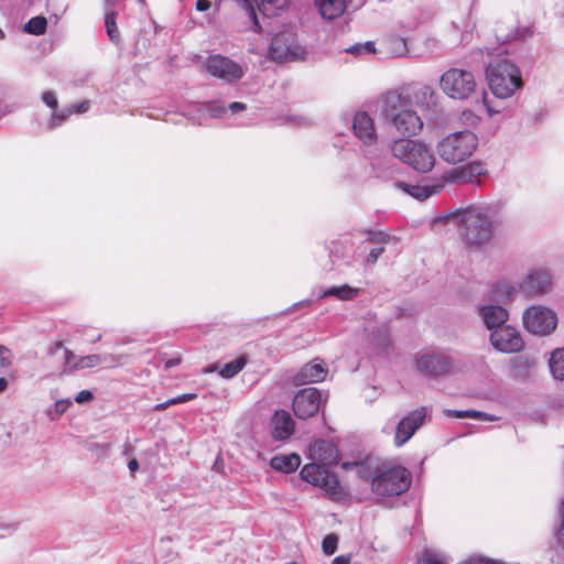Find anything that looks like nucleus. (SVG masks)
I'll list each match as a JSON object with an SVG mask.
<instances>
[{
    "mask_svg": "<svg viewBox=\"0 0 564 564\" xmlns=\"http://www.w3.org/2000/svg\"><path fill=\"white\" fill-rule=\"evenodd\" d=\"M444 224L457 229L460 240L469 247H481L490 241L495 226L488 210L469 206L463 210L438 216L434 225Z\"/></svg>",
    "mask_w": 564,
    "mask_h": 564,
    "instance_id": "f257e3e1",
    "label": "nucleus"
},
{
    "mask_svg": "<svg viewBox=\"0 0 564 564\" xmlns=\"http://www.w3.org/2000/svg\"><path fill=\"white\" fill-rule=\"evenodd\" d=\"M382 111L393 127L404 135H415L423 128V121L412 109L409 97L398 91H389L382 98Z\"/></svg>",
    "mask_w": 564,
    "mask_h": 564,
    "instance_id": "f03ea898",
    "label": "nucleus"
},
{
    "mask_svg": "<svg viewBox=\"0 0 564 564\" xmlns=\"http://www.w3.org/2000/svg\"><path fill=\"white\" fill-rule=\"evenodd\" d=\"M488 86L498 98H509L523 86L520 69L507 59H497L486 69Z\"/></svg>",
    "mask_w": 564,
    "mask_h": 564,
    "instance_id": "7ed1b4c3",
    "label": "nucleus"
},
{
    "mask_svg": "<svg viewBox=\"0 0 564 564\" xmlns=\"http://www.w3.org/2000/svg\"><path fill=\"white\" fill-rule=\"evenodd\" d=\"M411 482V473L405 467L383 465L372 479L371 491L380 499L400 496L410 488Z\"/></svg>",
    "mask_w": 564,
    "mask_h": 564,
    "instance_id": "20e7f679",
    "label": "nucleus"
},
{
    "mask_svg": "<svg viewBox=\"0 0 564 564\" xmlns=\"http://www.w3.org/2000/svg\"><path fill=\"white\" fill-rule=\"evenodd\" d=\"M392 155L415 171L430 172L435 163L431 150L423 143L411 139L395 140L391 145Z\"/></svg>",
    "mask_w": 564,
    "mask_h": 564,
    "instance_id": "39448f33",
    "label": "nucleus"
},
{
    "mask_svg": "<svg viewBox=\"0 0 564 564\" xmlns=\"http://www.w3.org/2000/svg\"><path fill=\"white\" fill-rule=\"evenodd\" d=\"M477 144V135L465 130L445 137L438 143L437 151L444 161L456 164L468 159L475 152Z\"/></svg>",
    "mask_w": 564,
    "mask_h": 564,
    "instance_id": "423d86ee",
    "label": "nucleus"
},
{
    "mask_svg": "<svg viewBox=\"0 0 564 564\" xmlns=\"http://www.w3.org/2000/svg\"><path fill=\"white\" fill-rule=\"evenodd\" d=\"M301 478L314 487L321 488L325 495L333 501L346 499V492L339 484L335 474L329 473L324 465L310 463L300 471Z\"/></svg>",
    "mask_w": 564,
    "mask_h": 564,
    "instance_id": "0eeeda50",
    "label": "nucleus"
},
{
    "mask_svg": "<svg viewBox=\"0 0 564 564\" xmlns=\"http://www.w3.org/2000/svg\"><path fill=\"white\" fill-rule=\"evenodd\" d=\"M440 86L448 97L464 100L475 93L477 84L471 72L451 68L441 76Z\"/></svg>",
    "mask_w": 564,
    "mask_h": 564,
    "instance_id": "6e6552de",
    "label": "nucleus"
},
{
    "mask_svg": "<svg viewBox=\"0 0 564 564\" xmlns=\"http://www.w3.org/2000/svg\"><path fill=\"white\" fill-rule=\"evenodd\" d=\"M416 367L426 377H437L458 371L462 364L455 356L444 352H425L416 358Z\"/></svg>",
    "mask_w": 564,
    "mask_h": 564,
    "instance_id": "1a4fd4ad",
    "label": "nucleus"
},
{
    "mask_svg": "<svg viewBox=\"0 0 564 564\" xmlns=\"http://www.w3.org/2000/svg\"><path fill=\"white\" fill-rule=\"evenodd\" d=\"M523 325L532 334L547 335L557 325L556 314L544 306H531L523 313Z\"/></svg>",
    "mask_w": 564,
    "mask_h": 564,
    "instance_id": "9d476101",
    "label": "nucleus"
},
{
    "mask_svg": "<svg viewBox=\"0 0 564 564\" xmlns=\"http://www.w3.org/2000/svg\"><path fill=\"white\" fill-rule=\"evenodd\" d=\"M327 400V394H324L316 388H305L300 390L293 399V411L294 414L305 420L315 415L322 403Z\"/></svg>",
    "mask_w": 564,
    "mask_h": 564,
    "instance_id": "9b49d317",
    "label": "nucleus"
},
{
    "mask_svg": "<svg viewBox=\"0 0 564 564\" xmlns=\"http://www.w3.org/2000/svg\"><path fill=\"white\" fill-rule=\"evenodd\" d=\"M427 409L421 406L402 417L394 429L393 443L397 447L403 446L415 432L424 424L427 416Z\"/></svg>",
    "mask_w": 564,
    "mask_h": 564,
    "instance_id": "f8f14e48",
    "label": "nucleus"
},
{
    "mask_svg": "<svg viewBox=\"0 0 564 564\" xmlns=\"http://www.w3.org/2000/svg\"><path fill=\"white\" fill-rule=\"evenodd\" d=\"M206 70L225 82H235L243 76L242 67L223 55L209 56L205 63Z\"/></svg>",
    "mask_w": 564,
    "mask_h": 564,
    "instance_id": "ddd939ff",
    "label": "nucleus"
},
{
    "mask_svg": "<svg viewBox=\"0 0 564 564\" xmlns=\"http://www.w3.org/2000/svg\"><path fill=\"white\" fill-rule=\"evenodd\" d=\"M59 350H63L64 354V372L66 373L100 367L99 354L77 356L72 350L65 348L62 343H55L50 348L51 354H56Z\"/></svg>",
    "mask_w": 564,
    "mask_h": 564,
    "instance_id": "4468645a",
    "label": "nucleus"
},
{
    "mask_svg": "<svg viewBox=\"0 0 564 564\" xmlns=\"http://www.w3.org/2000/svg\"><path fill=\"white\" fill-rule=\"evenodd\" d=\"M490 343L495 349L505 354L518 352L524 346L520 333L510 325L494 330L490 335Z\"/></svg>",
    "mask_w": 564,
    "mask_h": 564,
    "instance_id": "2eb2a0df",
    "label": "nucleus"
},
{
    "mask_svg": "<svg viewBox=\"0 0 564 564\" xmlns=\"http://www.w3.org/2000/svg\"><path fill=\"white\" fill-rule=\"evenodd\" d=\"M352 129L355 135L364 144L371 145L377 141L376 129L372 118L365 111H359L354 117Z\"/></svg>",
    "mask_w": 564,
    "mask_h": 564,
    "instance_id": "dca6fc26",
    "label": "nucleus"
},
{
    "mask_svg": "<svg viewBox=\"0 0 564 564\" xmlns=\"http://www.w3.org/2000/svg\"><path fill=\"white\" fill-rule=\"evenodd\" d=\"M484 324L491 333L502 326H507L509 314L506 308L498 304H486L478 308Z\"/></svg>",
    "mask_w": 564,
    "mask_h": 564,
    "instance_id": "f3484780",
    "label": "nucleus"
},
{
    "mask_svg": "<svg viewBox=\"0 0 564 564\" xmlns=\"http://www.w3.org/2000/svg\"><path fill=\"white\" fill-rule=\"evenodd\" d=\"M337 449L328 441L317 440L310 445L308 457L313 460L312 463L321 465H330L337 460Z\"/></svg>",
    "mask_w": 564,
    "mask_h": 564,
    "instance_id": "a211bd4d",
    "label": "nucleus"
},
{
    "mask_svg": "<svg viewBox=\"0 0 564 564\" xmlns=\"http://www.w3.org/2000/svg\"><path fill=\"white\" fill-rule=\"evenodd\" d=\"M521 288L530 296L546 293L551 289V275L544 270L532 271Z\"/></svg>",
    "mask_w": 564,
    "mask_h": 564,
    "instance_id": "6ab92c4d",
    "label": "nucleus"
},
{
    "mask_svg": "<svg viewBox=\"0 0 564 564\" xmlns=\"http://www.w3.org/2000/svg\"><path fill=\"white\" fill-rule=\"evenodd\" d=\"M327 371L322 360L314 359L301 368L295 376V381L299 384L321 382L325 379Z\"/></svg>",
    "mask_w": 564,
    "mask_h": 564,
    "instance_id": "aec40b11",
    "label": "nucleus"
},
{
    "mask_svg": "<svg viewBox=\"0 0 564 564\" xmlns=\"http://www.w3.org/2000/svg\"><path fill=\"white\" fill-rule=\"evenodd\" d=\"M272 436L275 440L284 441L294 432V422L288 411H276L271 420Z\"/></svg>",
    "mask_w": 564,
    "mask_h": 564,
    "instance_id": "412c9836",
    "label": "nucleus"
},
{
    "mask_svg": "<svg viewBox=\"0 0 564 564\" xmlns=\"http://www.w3.org/2000/svg\"><path fill=\"white\" fill-rule=\"evenodd\" d=\"M292 42L291 36L285 33L275 35L269 48V57L276 62H285L293 58Z\"/></svg>",
    "mask_w": 564,
    "mask_h": 564,
    "instance_id": "4be33fe9",
    "label": "nucleus"
},
{
    "mask_svg": "<svg viewBox=\"0 0 564 564\" xmlns=\"http://www.w3.org/2000/svg\"><path fill=\"white\" fill-rule=\"evenodd\" d=\"M381 50L389 57H404L408 55L406 40L397 34L387 35L381 42Z\"/></svg>",
    "mask_w": 564,
    "mask_h": 564,
    "instance_id": "5701e85b",
    "label": "nucleus"
},
{
    "mask_svg": "<svg viewBox=\"0 0 564 564\" xmlns=\"http://www.w3.org/2000/svg\"><path fill=\"white\" fill-rule=\"evenodd\" d=\"M485 172V167L481 163H471L453 171L449 174V181L475 183L478 182V176L482 175Z\"/></svg>",
    "mask_w": 564,
    "mask_h": 564,
    "instance_id": "b1692460",
    "label": "nucleus"
},
{
    "mask_svg": "<svg viewBox=\"0 0 564 564\" xmlns=\"http://www.w3.org/2000/svg\"><path fill=\"white\" fill-rule=\"evenodd\" d=\"M319 14L326 20H334L344 14L347 8L346 0H314Z\"/></svg>",
    "mask_w": 564,
    "mask_h": 564,
    "instance_id": "393cba45",
    "label": "nucleus"
},
{
    "mask_svg": "<svg viewBox=\"0 0 564 564\" xmlns=\"http://www.w3.org/2000/svg\"><path fill=\"white\" fill-rule=\"evenodd\" d=\"M301 465V457L297 454L276 455L271 458L270 466L278 471L285 474L295 471Z\"/></svg>",
    "mask_w": 564,
    "mask_h": 564,
    "instance_id": "a878e982",
    "label": "nucleus"
},
{
    "mask_svg": "<svg viewBox=\"0 0 564 564\" xmlns=\"http://www.w3.org/2000/svg\"><path fill=\"white\" fill-rule=\"evenodd\" d=\"M360 294V289L354 288L349 284H341L325 289L321 297L334 296L339 301H352Z\"/></svg>",
    "mask_w": 564,
    "mask_h": 564,
    "instance_id": "bb28decb",
    "label": "nucleus"
},
{
    "mask_svg": "<svg viewBox=\"0 0 564 564\" xmlns=\"http://www.w3.org/2000/svg\"><path fill=\"white\" fill-rule=\"evenodd\" d=\"M267 17H276L289 6V0H252Z\"/></svg>",
    "mask_w": 564,
    "mask_h": 564,
    "instance_id": "cd10ccee",
    "label": "nucleus"
},
{
    "mask_svg": "<svg viewBox=\"0 0 564 564\" xmlns=\"http://www.w3.org/2000/svg\"><path fill=\"white\" fill-rule=\"evenodd\" d=\"M549 365L552 376L557 380H564V347L551 354Z\"/></svg>",
    "mask_w": 564,
    "mask_h": 564,
    "instance_id": "c85d7f7f",
    "label": "nucleus"
},
{
    "mask_svg": "<svg viewBox=\"0 0 564 564\" xmlns=\"http://www.w3.org/2000/svg\"><path fill=\"white\" fill-rule=\"evenodd\" d=\"M247 361L248 359L246 356H240L224 365V367H221L219 370V375L226 379L234 378L245 368Z\"/></svg>",
    "mask_w": 564,
    "mask_h": 564,
    "instance_id": "c756f323",
    "label": "nucleus"
},
{
    "mask_svg": "<svg viewBox=\"0 0 564 564\" xmlns=\"http://www.w3.org/2000/svg\"><path fill=\"white\" fill-rule=\"evenodd\" d=\"M371 245H397L399 242L395 236L390 235L383 230H369L365 240Z\"/></svg>",
    "mask_w": 564,
    "mask_h": 564,
    "instance_id": "7c9ffc66",
    "label": "nucleus"
},
{
    "mask_svg": "<svg viewBox=\"0 0 564 564\" xmlns=\"http://www.w3.org/2000/svg\"><path fill=\"white\" fill-rule=\"evenodd\" d=\"M99 357L101 368L112 369L126 365L129 355L104 352L99 354Z\"/></svg>",
    "mask_w": 564,
    "mask_h": 564,
    "instance_id": "2f4dec72",
    "label": "nucleus"
},
{
    "mask_svg": "<svg viewBox=\"0 0 564 564\" xmlns=\"http://www.w3.org/2000/svg\"><path fill=\"white\" fill-rule=\"evenodd\" d=\"M46 29L47 20L43 15L33 17L23 25V31L32 35H43Z\"/></svg>",
    "mask_w": 564,
    "mask_h": 564,
    "instance_id": "473e14b6",
    "label": "nucleus"
},
{
    "mask_svg": "<svg viewBox=\"0 0 564 564\" xmlns=\"http://www.w3.org/2000/svg\"><path fill=\"white\" fill-rule=\"evenodd\" d=\"M513 295V289L507 283H498L490 292V301L496 303H505L511 300Z\"/></svg>",
    "mask_w": 564,
    "mask_h": 564,
    "instance_id": "72a5a7b5",
    "label": "nucleus"
},
{
    "mask_svg": "<svg viewBox=\"0 0 564 564\" xmlns=\"http://www.w3.org/2000/svg\"><path fill=\"white\" fill-rule=\"evenodd\" d=\"M105 26L107 34L112 42H119L120 41V33L117 26V12L110 11L107 12L105 15Z\"/></svg>",
    "mask_w": 564,
    "mask_h": 564,
    "instance_id": "f704fd0d",
    "label": "nucleus"
},
{
    "mask_svg": "<svg viewBox=\"0 0 564 564\" xmlns=\"http://www.w3.org/2000/svg\"><path fill=\"white\" fill-rule=\"evenodd\" d=\"M560 516H561L562 523H561L560 529L556 532V536H555L556 543H555L554 550H555L557 556L564 561V500L561 503Z\"/></svg>",
    "mask_w": 564,
    "mask_h": 564,
    "instance_id": "c9c22d12",
    "label": "nucleus"
},
{
    "mask_svg": "<svg viewBox=\"0 0 564 564\" xmlns=\"http://www.w3.org/2000/svg\"><path fill=\"white\" fill-rule=\"evenodd\" d=\"M417 564H447V557L434 550H425Z\"/></svg>",
    "mask_w": 564,
    "mask_h": 564,
    "instance_id": "e433bc0d",
    "label": "nucleus"
},
{
    "mask_svg": "<svg viewBox=\"0 0 564 564\" xmlns=\"http://www.w3.org/2000/svg\"><path fill=\"white\" fill-rule=\"evenodd\" d=\"M398 186L400 188H402L404 192H406L408 194H410L411 196L419 198V199H424L430 196V192L426 187L409 185V184H405L402 182H399Z\"/></svg>",
    "mask_w": 564,
    "mask_h": 564,
    "instance_id": "4c0bfd02",
    "label": "nucleus"
},
{
    "mask_svg": "<svg viewBox=\"0 0 564 564\" xmlns=\"http://www.w3.org/2000/svg\"><path fill=\"white\" fill-rule=\"evenodd\" d=\"M69 405L70 401L68 399L58 400L54 403L53 410L48 412V415L51 416L52 420H55L62 414H64Z\"/></svg>",
    "mask_w": 564,
    "mask_h": 564,
    "instance_id": "58836bf2",
    "label": "nucleus"
},
{
    "mask_svg": "<svg viewBox=\"0 0 564 564\" xmlns=\"http://www.w3.org/2000/svg\"><path fill=\"white\" fill-rule=\"evenodd\" d=\"M338 538L335 534H328L323 539L322 547L326 555H332L336 552Z\"/></svg>",
    "mask_w": 564,
    "mask_h": 564,
    "instance_id": "ea45409f",
    "label": "nucleus"
},
{
    "mask_svg": "<svg viewBox=\"0 0 564 564\" xmlns=\"http://www.w3.org/2000/svg\"><path fill=\"white\" fill-rule=\"evenodd\" d=\"M69 117H70V113H69L68 108L66 110H62V111H54L51 117L50 123H48V129L52 130V129L58 127L62 122L66 121Z\"/></svg>",
    "mask_w": 564,
    "mask_h": 564,
    "instance_id": "a19ab883",
    "label": "nucleus"
},
{
    "mask_svg": "<svg viewBox=\"0 0 564 564\" xmlns=\"http://www.w3.org/2000/svg\"><path fill=\"white\" fill-rule=\"evenodd\" d=\"M241 2L243 6V9L246 10L248 18L252 21V23L254 25V31L258 32L260 30V25L258 22V17H257L256 10L252 6V0H241Z\"/></svg>",
    "mask_w": 564,
    "mask_h": 564,
    "instance_id": "79ce46f5",
    "label": "nucleus"
},
{
    "mask_svg": "<svg viewBox=\"0 0 564 564\" xmlns=\"http://www.w3.org/2000/svg\"><path fill=\"white\" fill-rule=\"evenodd\" d=\"M478 413H479V411H476V410H466V411L445 410V414L447 416H454L457 419L469 417V419L477 420Z\"/></svg>",
    "mask_w": 564,
    "mask_h": 564,
    "instance_id": "37998d69",
    "label": "nucleus"
},
{
    "mask_svg": "<svg viewBox=\"0 0 564 564\" xmlns=\"http://www.w3.org/2000/svg\"><path fill=\"white\" fill-rule=\"evenodd\" d=\"M356 473L360 479H362L365 481H370V485L372 484V479L377 474L373 470H371L369 467H366L361 464H356Z\"/></svg>",
    "mask_w": 564,
    "mask_h": 564,
    "instance_id": "c03bdc74",
    "label": "nucleus"
},
{
    "mask_svg": "<svg viewBox=\"0 0 564 564\" xmlns=\"http://www.w3.org/2000/svg\"><path fill=\"white\" fill-rule=\"evenodd\" d=\"M111 445L109 443H94L89 449L98 456H107L110 452Z\"/></svg>",
    "mask_w": 564,
    "mask_h": 564,
    "instance_id": "a18cd8bd",
    "label": "nucleus"
},
{
    "mask_svg": "<svg viewBox=\"0 0 564 564\" xmlns=\"http://www.w3.org/2000/svg\"><path fill=\"white\" fill-rule=\"evenodd\" d=\"M12 365V355L10 350L6 347L0 345V367L1 368H8Z\"/></svg>",
    "mask_w": 564,
    "mask_h": 564,
    "instance_id": "49530a36",
    "label": "nucleus"
},
{
    "mask_svg": "<svg viewBox=\"0 0 564 564\" xmlns=\"http://www.w3.org/2000/svg\"><path fill=\"white\" fill-rule=\"evenodd\" d=\"M90 108V102L88 100H85V101H82L79 104H74V105H70L68 107V110H69V113L70 116L72 115H75V113H85L89 110Z\"/></svg>",
    "mask_w": 564,
    "mask_h": 564,
    "instance_id": "de8ad7c7",
    "label": "nucleus"
},
{
    "mask_svg": "<svg viewBox=\"0 0 564 564\" xmlns=\"http://www.w3.org/2000/svg\"><path fill=\"white\" fill-rule=\"evenodd\" d=\"M42 100L44 101V104L47 107H50V108H52L54 110L57 108V105H58L57 98H56V96H55V94L53 91H45V93H43Z\"/></svg>",
    "mask_w": 564,
    "mask_h": 564,
    "instance_id": "09e8293b",
    "label": "nucleus"
},
{
    "mask_svg": "<svg viewBox=\"0 0 564 564\" xmlns=\"http://www.w3.org/2000/svg\"><path fill=\"white\" fill-rule=\"evenodd\" d=\"M196 398H197L196 393H184V394H181V395L170 399V403H173V404L185 403V402L192 401Z\"/></svg>",
    "mask_w": 564,
    "mask_h": 564,
    "instance_id": "8fccbe9b",
    "label": "nucleus"
},
{
    "mask_svg": "<svg viewBox=\"0 0 564 564\" xmlns=\"http://www.w3.org/2000/svg\"><path fill=\"white\" fill-rule=\"evenodd\" d=\"M93 398H94V395L89 390H82L76 394L75 401L77 403H86V402L91 401Z\"/></svg>",
    "mask_w": 564,
    "mask_h": 564,
    "instance_id": "3c124183",
    "label": "nucleus"
},
{
    "mask_svg": "<svg viewBox=\"0 0 564 564\" xmlns=\"http://www.w3.org/2000/svg\"><path fill=\"white\" fill-rule=\"evenodd\" d=\"M383 249H371L369 256L366 259L367 264H373L380 257Z\"/></svg>",
    "mask_w": 564,
    "mask_h": 564,
    "instance_id": "603ef678",
    "label": "nucleus"
},
{
    "mask_svg": "<svg viewBox=\"0 0 564 564\" xmlns=\"http://www.w3.org/2000/svg\"><path fill=\"white\" fill-rule=\"evenodd\" d=\"M210 8V1L209 0H197L196 1V10L197 11H207Z\"/></svg>",
    "mask_w": 564,
    "mask_h": 564,
    "instance_id": "864d4df0",
    "label": "nucleus"
},
{
    "mask_svg": "<svg viewBox=\"0 0 564 564\" xmlns=\"http://www.w3.org/2000/svg\"><path fill=\"white\" fill-rule=\"evenodd\" d=\"M376 53V47L373 42H366L362 44V54H372Z\"/></svg>",
    "mask_w": 564,
    "mask_h": 564,
    "instance_id": "5fc2aeb1",
    "label": "nucleus"
},
{
    "mask_svg": "<svg viewBox=\"0 0 564 564\" xmlns=\"http://www.w3.org/2000/svg\"><path fill=\"white\" fill-rule=\"evenodd\" d=\"M347 53L360 55L362 54V44H356L345 50Z\"/></svg>",
    "mask_w": 564,
    "mask_h": 564,
    "instance_id": "6e6d98bb",
    "label": "nucleus"
},
{
    "mask_svg": "<svg viewBox=\"0 0 564 564\" xmlns=\"http://www.w3.org/2000/svg\"><path fill=\"white\" fill-rule=\"evenodd\" d=\"M229 109H230L232 112L242 111V110H245V109H246V105H245V104H242V102H237V101H235V102H231V104L229 105Z\"/></svg>",
    "mask_w": 564,
    "mask_h": 564,
    "instance_id": "4d7b16f0",
    "label": "nucleus"
},
{
    "mask_svg": "<svg viewBox=\"0 0 564 564\" xmlns=\"http://www.w3.org/2000/svg\"><path fill=\"white\" fill-rule=\"evenodd\" d=\"M489 558L487 560H484L481 557H470L466 561H463V562H459L458 564H477V563H485L488 561Z\"/></svg>",
    "mask_w": 564,
    "mask_h": 564,
    "instance_id": "13d9d810",
    "label": "nucleus"
},
{
    "mask_svg": "<svg viewBox=\"0 0 564 564\" xmlns=\"http://www.w3.org/2000/svg\"><path fill=\"white\" fill-rule=\"evenodd\" d=\"M477 420H479V421H495V420H497V417L491 415V414H489V413L479 411Z\"/></svg>",
    "mask_w": 564,
    "mask_h": 564,
    "instance_id": "bf43d9fd",
    "label": "nucleus"
},
{
    "mask_svg": "<svg viewBox=\"0 0 564 564\" xmlns=\"http://www.w3.org/2000/svg\"><path fill=\"white\" fill-rule=\"evenodd\" d=\"M333 564H350V557L345 555H339L333 560Z\"/></svg>",
    "mask_w": 564,
    "mask_h": 564,
    "instance_id": "052dcab7",
    "label": "nucleus"
},
{
    "mask_svg": "<svg viewBox=\"0 0 564 564\" xmlns=\"http://www.w3.org/2000/svg\"><path fill=\"white\" fill-rule=\"evenodd\" d=\"M128 468L131 474H134L139 469V463H138L137 458H132L129 460Z\"/></svg>",
    "mask_w": 564,
    "mask_h": 564,
    "instance_id": "680f3d73",
    "label": "nucleus"
},
{
    "mask_svg": "<svg viewBox=\"0 0 564 564\" xmlns=\"http://www.w3.org/2000/svg\"><path fill=\"white\" fill-rule=\"evenodd\" d=\"M180 362H181V358H171L165 361L164 367H165V369H171V368L177 366Z\"/></svg>",
    "mask_w": 564,
    "mask_h": 564,
    "instance_id": "e2e57ef3",
    "label": "nucleus"
},
{
    "mask_svg": "<svg viewBox=\"0 0 564 564\" xmlns=\"http://www.w3.org/2000/svg\"><path fill=\"white\" fill-rule=\"evenodd\" d=\"M122 453H123L124 456H130L133 453V446H132V444L130 442H126L123 444Z\"/></svg>",
    "mask_w": 564,
    "mask_h": 564,
    "instance_id": "0e129e2a",
    "label": "nucleus"
},
{
    "mask_svg": "<svg viewBox=\"0 0 564 564\" xmlns=\"http://www.w3.org/2000/svg\"><path fill=\"white\" fill-rule=\"evenodd\" d=\"M170 405H173V403H170V399L165 402H162V403H159L154 406V410L155 411H164L165 409H167Z\"/></svg>",
    "mask_w": 564,
    "mask_h": 564,
    "instance_id": "69168bd1",
    "label": "nucleus"
},
{
    "mask_svg": "<svg viewBox=\"0 0 564 564\" xmlns=\"http://www.w3.org/2000/svg\"><path fill=\"white\" fill-rule=\"evenodd\" d=\"M482 102L486 106L488 113L491 116L495 111L487 104V95H486V93H484Z\"/></svg>",
    "mask_w": 564,
    "mask_h": 564,
    "instance_id": "338daca9",
    "label": "nucleus"
},
{
    "mask_svg": "<svg viewBox=\"0 0 564 564\" xmlns=\"http://www.w3.org/2000/svg\"><path fill=\"white\" fill-rule=\"evenodd\" d=\"M8 387V381L6 378H0V393L6 390Z\"/></svg>",
    "mask_w": 564,
    "mask_h": 564,
    "instance_id": "774afa93",
    "label": "nucleus"
}]
</instances>
